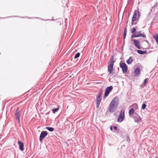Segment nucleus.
I'll return each instance as SVG.
<instances>
[{"instance_id": "obj_1", "label": "nucleus", "mask_w": 158, "mask_h": 158, "mask_svg": "<svg viewBox=\"0 0 158 158\" xmlns=\"http://www.w3.org/2000/svg\"><path fill=\"white\" fill-rule=\"evenodd\" d=\"M118 99L117 97L114 98L110 102L109 106V112L110 113L114 112L118 106Z\"/></svg>"}, {"instance_id": "obj_2", "label": "nucleus", "mask_w": 158, "mask_h": 158, "mask_svg": "<svg viewBox=\"0 0 158 158\" xmlns=\"http://www.w3.org/2000/svg\"><path fill=\"white\" fill-rule=\"evenodd\" d=\"M140 14V12L138 10H135L131 19V24L132 25L133 24H136V23H134L133 22L135 21L138 20L140 18L141 15Z\"/></svg>"}, {"instance_id": "obj_3", "label": "nucleus", "mask_w": 158, "mask_h": 158, "mask_svg": "<svg viewBox=\"0 0 158 158\" xmlns=\"http://www.w3.org/2000/svg\"><path fill=\"white\" fill-rule=\"evenodd\" d=\"M114 61L113 60V56L110 59V62H109L108 66V71L109 72V74H111L113 71V68Z\"/></svg>"}, {"instance_id": "obj_4", "label": "nucleus", "mask_w": 158, "mask_h": 158, "mask_svg": "<svg viewBox=\"0 0 158 158\" xmlns=\"http://www.w3.org/2000/svg\"><path fill=\"white\" fill-rule=\"evenodd\" d=\"M125 117V110L123 108L121 110L120 114L118 118L117 121L118 122H122Z\"/></svg>"}, {"instance_id": "obj_5", "label": "nucleus", "mask_w": 158, "mask_h": 158, "mask_svg": "<svg viewBox=\"0 0 158 158\" xmlns=\"http://www.w3.org/2000/svg\"><path fill=\"white\" fill-rule=\"evenodd\" d=\"M135 122L140 124L142 122L141 118L137 113H135L133 116Z\"/></svg>"}, {"instance_id": "obj_6", "label": "nucleus", "mask_w": 158, "mask_h": 158, "mask_svg": "<svg viewBox=\"0 0 158 158\" xmlns=\"http://www.w3.org/2000/svg\"><path fill=\"white\" fill-rule=\"evenodd\" d=\"M113 87L112 86H110L108 87H107L105 90V93L104 94V98H106V97H107L110 92L113 89Z\"/></svg>"}, {"instance_id": "obj_7", "label": "nucleus", "mask_w": 158, "mask_h": 158, "mask_svg": "<svg viewBox=\"0 0 158 158\" xmlns=\"http://www.w3.org/2000/svg\"><path fill=\"white\" fill-rule=\"evenodd\" d=\"M120 67L122 69L123 73H126L127 71V67L124 62L120 63Z\"/></svg>"}, {"instance_id": "obj_8", "label": "nucleus", "mask_w": 158, "mask_h": 158, "mask_svg": "<svg viewBox=\"0 0 158 158\" xmlns=\"http://www.w3.org/2000/svg\"><path fill=\"white\" fill-rule=\"evenodd\" d=\"M47 135V132L44 131H42L40 136V141H42L43 139L45 138V137Z\"/></svg>"}, {"instance_id": "obj_9", "label": "nucleus", "mask_w": 158, "mask_h": 158, "mask_svg": "<svg viewBox=\"0 0 158 158\" xmlns=\"http://www.w3.org/2000/svg\"><path fill=\"white\" fill-rule=\"evenodd\" d=\"M131 41L133 42L134 45L137 48L139 49H141V47L140 46V43L138 40L132 39Z\"/></svg>"}, {"instance_id": "obj_10", "label": "nucleus", "mask_w": 158, "mask_h": 158, "mask_svg": "<svg viewBox=\"0 0 158 158\" xmlns=\"http://www.w3.org/2000/svg\"><path fill=\"white\" fill-rule=\"evenodd\" d=\"M134 73L135 77H138L140 75V68L139 67L136 68L135 69Z\"/></svg>"}, {"instance_id": "obj_11", "label": "nucleus", "mask_w": 158, "mask_h": 158, "mask_svg": "<svg viewBox=\"0 0 158 158\" xmlns=\"http://www.w3.org/2000/svg\"><path fill=\"white\" fill-rule=\"evenodd\" d=\"M101 100V98L97 97L96 99V107L97 108H98L99 107Z\"/></svg>"}, {"instance_id": "obj_12", "label": "nucleus", "mask_w": 158, "mask_h": 158, "mask_svg": "<svg viewBox=\"0 0 158 158\" xmlns=\"http://www.w3.org/2000/svg\"><path fill=\"white\" fill-rule=\"evenodd\" d=\"M18 143L19 145V149L21 151H23L24 150L23 148L24 145L22 141L19 140Z\"/></svg>"}, {"instance_id": "obj_13", "label": "nucleus", "mask_w": 158, "mask_h": 158, "mask_svg": "<svg viewBox=\"0 0 158 158\" xmlns=\"http://www.w3.org/2000/svg\"><path fill=\"white\" fill-rule=\"evenodd\" d=\"M158 6V3L156 2L154 5L152 7L151 9L150 10V12L148 14V16H149L151 14V12L152 11V10H155L157 9V7Z\"/></svg>"}, {"instance_id": "obj_14", "label": "nucleus", "mask_w": 158, "mask_h": 158, "mask_svg": "<svg viewBox=\"0 0 158 158\" xmlns=\"http://www.w3.org/2000/svg\"><path fill=\"white\" fill-rule=\"evenodd\" d=\"M137 34V36L138 37H146V35L143 34L142 33V31H139L136 32Z\"/></svg>"}, {"instance_id": "obj_15", "label": "nucleus", "mask_w": 158, "mask_h": 158, "mask_svg": "<svg viewBox=\"0 0 158 158\" xmlns=\"http://www.w3.org/2000/svg\"><path fill=\"white\" fill-rule=\"evenodd\" d=\"M15 115L16 116V118L18 120L19 123L20 113L18 108L16 111Z\"/></svg>"}, {"instance_id": "obj_16", "label": "nucleus", "mask_w": 158, "mask_h": 158, "mask_svg": "<svg viewBox=\"0 0 158 158\" xmlns=\"http://www.w3.org/2000/svg\"><path fill=\"white\" fill-rule=\"evenodd\" d=\"M133 61V59L132 56H130L126 61L127 63L128 64H131Z\"/></svg>"}, {"instance_id": "obj_17", "label": "nucleus", "mask_w": 158, "mask_h": 158, "mask_svg": "<svg viewBox=\"0 0 158 158\" xmlns=\"http://www.w3.org/2000/svg\"><path fill=\"white\" fill-rule=\"evenodd\" d=\"M134 113V110L133 108H132L129 111V115H132Z\"/></svg>"}, {"instance_id": "obj_18", "label": "nucleus", "mask_w": 158, "mask_h": 158, "mask_svg": "<svg viewBox=\"0 0 158 158\" xmlns=\"http://www.w3.org/2000/svg\"><path fill=\"white\" fill-rule=\"evenodd\" d=\"M137 52L139 54L141 55L147 53V51H143L141 50H137Z\"/></svg>"}, {"instance_id": "obj_19", "label": "nucleus", "mask_w": 158, "mask_h": 158, "mask_svg": "<svg viewBox=\"0 0 158 158\" xmlns=\"http://www.w3.org/2000/svg\"><path fill=\"white\" fill-rule=\"evenodd\" d=\"M155 40L158 44V35L156 34L153 36Z\"/></svg>"}, {"instance_id": "obj_20", "label": "nucleus", "mask_w": 158, "mask_h": 158, "mask_svg": "<svg viewBox=\"0 0 158 158\" xmlns=\"http://www.w3.org/2000/svg\"><path fill=\"white\" fill-rule=\"evenodd\" d=\"M127 33V30L126 28V27L124 29V31L123 35V39H124V40L125 39L126 37V36Z\"/></svg>"}, {"instance_id": "obj_21", "label": "nucleus", "mask_w": 158, "mask_h": 158, "mask_svg": "<svg viewBox=\"0 0 158 158\" xmlns=\"http://www.w3.org/2000/svg\"><path fill=\"white\" fill-rule=\"evenodd\" d=\"M102 94V90H101L98 92V96L97 97L101 98Z\"/></svg>"}, {"instance_id": "obj_22", "label": "nucleus", "mask_w": 158, "mask_h": 158, "mask_svg": "<svg viewBox=\"0 0 158 158\" xmlns=\"http://www.w3.org/2000/svg\"><path fill=\"white\" fill-rule=\"evenodd\" d=\"M46 128L47 130L50 131H53L54 130L53 128L51 127H47Z\"/></svg>"}, {"instance_id": "obj_23", "label": "nucleus", "mask_w": 158, "mask_h": 158, "mask_svg": "<svg viewBox=\"0 0 158 158\" xmlns=\"http://www.w3.org/2000/svg\"><path fill=\"white\" fill-rule=\"evenodd\" d=\"M59 109V106H58V107L57 108H56L55 109H52V111L53 112V113L54 114H55V112H57L58 110Z\"/></svg>"}, {"instance_id": "obj_24", "label": "nucleus", "mask_w": 158, "mask_h": 158, "mask_svg": "<svg viewBox=\"0 0 158 158\" xmlns=\"http://www.w3.org/2000/svg\"><path fill=\"white\" fill-rule=\"evenodd\" d=\"M138 37V36H137V34L136 33L135 34H133L131 36V38H136Z\"/></svg>"}, {"instance_id": "obj_25", "label": "nucleus", "mask_w": 158, "mask_h": 158, "mask_svg": "<svg viewBox=\"0 0 158 158\" xmlns=\"http://www.w3.org/2000/svg\"><path fill=\"white\" fill-rule=\"evenodd\" d=\"M80 55V53L79 52L77 53L74 56V58L76 59V58H78L79 56Z\"/></svg>"}, {"instance_id": "obj_26", "label": "nucleus", "mask_w": 158, "mask_h": 158, "mask_svg": "<svg viewBox=\"0 0 158 158\" xmlns=\"http://www.w3.org/2000/svg\"><path fill=\"white\" fill-rule=\"evenodd\" d=\"M136 29L135 28H132L131 30V32L132 33L134 34L136 31Z\"/></svg>"}, {"instance_id": "obj_27", "label": "nucleus", "mask_w": 158, "mask_h": 158, "mask_svg": "<svg viewBox=\"0 0 158 158\" xmlns=\"http://www.w3.org/2000/svg\"><path fill=\"white\" fill-rule=\"evenodd\" d=\"M146 105L145 104H143L142 106V109L143 110H144L146 106Z\"/></svg>"}, {"instance_id": "obj_28", "label": "nucleus", "mask_w": 158, "mask_h": 158, "mask_svg": "<svg viewBox=\"0 0 158 158\" xmlns=\"http://www.w3.org/2000/svg\"><path fill=\"white\" fill-rule=\"evenodd\" d=\"M148 81V79L147 78H145L144 81L143 82V85L144 86H145L146 85V83Z\"/></svg>"}, {"instance_id": "obj_29", "label": "nucleus", "mask_w": 158, "mask_h": 158, "mask_svg": "<svg viewBox=\"0 0 158 158\" xmlns=\"http://www.w3.org/2000/svg\"><path fill=\"white\" fill-rule=\"evenodd\" d=\"M126 140L128 142H130V139L129 137V136L128 135H127L126 136Z\"/></svg>"}, {"instance_id": "obj_30", "label": "nucleus", "mask_w": 158, "mask_h": 158, "mask_svg": "<svg viewBox=\"0 0 158 158\" xmlns=\"http://www.w3.org/2000/svg\"><path fill=\"white\" fill-rule=\"evenodd\" d=\"M113 128H114V130H115L116 131H117L118 129L117 127L116 126H114Z\"/></svg>"}, {"instance_id": "obj_31", "label": "nucleus", "mask_w": 158, "mask_h": 158, "mask_svg": "<svg viewBox=\"0 0 158 158\" xmlns=\"http://www.w3.org/2000/svg\"><path fill=\"white\" fill-rule=\"evenodd\" d=\"M110 130H111V131H112V130H113V128H112V126H111V127H110Z\"/></svg>"}, {"instance_id": "obj_32", "label": "nucleus", "mask_w": 158, "mask_h": 158, "mask_svg": "<svg viewBox=\"0 0 158 158\" xmlns=\"http://www.w3.org/2000/svg\"><path fill=\"white\" fill-rule=\"evenodd\" d=\"M133 105L136 106V107L137 106V105L136 104H135L134 105Z\"/></svg>"}, {"instance_id": "obj_33", "label": "nucleus", "mask_w": 158, "mask_h": 158, "mask_svg": "<svg viewBox=\"0 0 158 158\" xmlns=\"http://www.w3.org/2000/svg\"><path fill=\"white\" fill-rule=\"evenodd\" d=\"M157 62L158 63V60H157Z\"/></svg>"}, {"instance_id": "obj_34", "label": "nucleus", "mask_w": 158, "mask_h": 158, "mask_svg": "<svg viewBox=\"0 0 158 158\" xmlns=\"http://www.w3.org/2000/svg\"><path fill=\"white\" fill-rule=\"evenodd\" d=\"M1 54V53H0V54Z\"/></svg>"}]
</instances>
